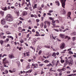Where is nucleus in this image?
Here are the masks:
<instances>
[{"mask_svg": "<svg viewBox=\"0 0 76 76\" xmlns=\"http://www.w3.org/2000/svg\"><path fill=\"white\" fill-rule=\"evenodd\" d=\"M11 9H14V10H15V11H14L15 13H16V14H17V16H19V10H16V9L15 8V7H11Z\"/></svg>", "mask_w": 76, "mask_h": 76, "instance_id": "f03ea898", "label": "nucleus"}, {"mask_svg": "<svg viewBox=\"0 0 76 76\" xmlns=\"http://www.w3.org/2000/svg\"><path fill=\"white\" fill-rule=\"evenodd\" d=\"M40 26L41 28H42L43 27V26H44V23H42L41 24H40Z\"/></svg>", "mask_w": 76, "mask_h": 76, "instance_id": "393cba45", "label": "nucleus"}, {"mask_svg": "<svg viewBox=\"0 0 76 76\" xmlns=\"http://www.w3.org/2000/svg\"><path fill=\"white\" fill-rule=\"evenodd\" d=\"M60 37L61 38H64L65 37V35L64 34H60Z\"/></svg>", "mask_w": 76, "mask_h": 76, "instance_id": "ddd939ff", "label": "nucleus"}, {"mask_svg": "<svg viewBox=\"0 0 76 76\" xmlns=\"http://www.w3.org/2000/svg\"><path fill=\"white\" fill-rule=\"evenodd\" d=\"M29 53H30L29 52H26V53L27 56H30L29 54Z\"/></svg>", "mask_w": 76, "mask_h": 76, "instance_id": "a878e982", "label": "nucleus"}, {"mask_svg": "<svg viewBox=\"0 0 76 76\" xmlns=\"http://www.w3.org/2000/svg\"><path fill=\"white\" fill-rule=\"evenodd\" d=\"M65 39H66V38L67 39H70V37H69V36H65Z\"/></svg>", "mask_w": 76, "mask_h": 76, "instance_id": "b1692460", "label": "nucleus"}, {"mask_svg": "<svg viewBox=\"0 0 76 76\" xmlns=\"http://www.w3.org/2000/svg\"><path fill=\"white\" fill-rule=\"evenodd\" d=\"M1 9L2 10H4V11L7 10V7H2Z\"/></svg>", "mask_w": 76, "mask_h": 76, "instance_id": "2eb2a0df", "label": "nucleus"}, {"mask_svg": "<svg viewBox=\"0 0 76 76\" xmlns=\"http://www.w3.org/2000/svg\"><path fill=\"white\" fill-rule=\"evenodd\" d=\"M4 56H7V55L6 54H4L3 55H2V54H0V57H4Z\"/></svg>", "mask_w": 76, "mask_h": 76, "instance_id": "4468645a", "label": "nucleus"}, {"mask_svg": "<svg viewBox=\"0 0 76 76\" xmlns=\"http://www.w3.org/2000/svg\"><path fill=\"white\" fill-rule=\"evenodd\" d=\"M37 4H34V6L33 7L34 9H36V8H37Z\"/></svg>", "mask_w": 76, "mask_h": 76, "instance_id": "e433bc0d", "label": "nucleus"}, {"mask_svg": "<svg viewBox=\"0 0 76 76\" xmlns=\"http://www.w3.org/2000/svg\"><path fill=\"white\" fill-rule=\"evenodd\" d=\"M52 12H53V10H50L49 11V12L50 13H52Z\"/></svg>", "mask_w": 76, "mask_h": 76, "instance_id": "8fccbe9b", "label": "nucleus"}, {"mask_svg": "<svg viewBox=\"0 0 76 76\" xmlns=\"http://www.w3.org/2000/svg\"><path fill=\"white\" fill-rule=\"evenodd\" d=\"M50 72H56V70H53L51 69H50Z\"/></svg>", "mask_w": 76, "mask_h": 76, "instance_id": "79ce46f5", "label": "nucleus"}, {"mask_svg": "<svg viewBox=\"0 0 76 76\" xmlns=\"http://www.w3.org/2000/svg\"><path fill=\"white\" fill-rule=\"evenodd\" d=\"M4 28H8V26L7 25H6L5 26H4Z\"/></svg>", "mask_w": 76, "mask_h": 76, "instance_id": "864d4df0", "label": "nucleus"}, {"mask_svg": "<svg viewBox=\"0 0 76 76\" xmlns=\"http://www.w3.org/2000/svg\"><path fill=\"white\" fill-rule=\"evenodd\" d=\"M52 22L53 23H56V21H54V20H52Z\"/></svg>", "mask_w": 76, "mask_h": 76, "instance_id": "052dcab7", "label": "nucleus"}, {"mask_svg": "<svg viewBox=\"0 0 76 76\" xmlns=\"http://www.w3.org/2000/svg\"><path fill=\"white\" fill-rule=\"evenodd\" d=\"M19 5V4L18 3H16L15 4V6H18V5Z\"/></svg>", "mask_w": 76, "mask_h": 76, "instance_id": "de8ad7c7", "label": "nucleus"}, {"mask_svg": "<svg viewBox=\"0 0 76 76\" xmlns=\"http://www.w3.org/2000/svg\"><path fill=\"white\" fill-rule=\"evenodd\" d=\"M69 65L70 66H72L73 64V59L72 58H70L69 59Z\"/></svg>", "mask_w": 76, "mask_h": 76, "instance_id": "39448f33", "label": "nucleus"}, {"mask_svg": "<svg viewBox=\"0 0 76 76\" xmlns=\"http://www.w3.org/2000/svg\"><path fill=\"white\" fill-rule=\"evenodd\" d=\"M72 41H75L76 40V37H72Z\"/></svg>", "mask_w": 76, "mask_h": 76, "instance_id": "c756f323", "label": "nucleus"}, {"mask_svg": "<svg viewBox=\"0 0 76 76\" xmlns=\"http://www.w3.org/2000/svg\"><path fill=\"white\" fill-rule=\"evenodd\" d=\"M66 69H69V70H70V67H69V66H67L66 67Z\"/></svg>", "mask_w": 76, "mask_h": 76, "instance_id": "69168bd1", "label": "nucleus"}, {"mask_svg": "<svg viewBox=\"0 0 76 76\" xmlns=\"http://www.w3.org/2000/svg\"><path fill=\"white\" fill-rule=\"evenodd\" d=\"M61 28L62 29H64V26H61Z\"/></svg>", "mask_w": 76, "mask_h": 76, "instance_id": "a18cd8bd", "label": "nucleus"}, {"mask_svg": "<svg viewBox=\"0 0 76 76\" xmlns=\"http://www.w3.org/2000/svg\"><path fill=\"white\" fill-rule=\"evenodd\" d=\"M4 72H5L4 74H6H6H7L9 72V71H8L7 70H5Z\"/></svg>", "mask_w": 76, "mask_h": 76, "instance_id": "7c9ffc66", "label": "nucleus"}, {"mask_svg": "<svg viewBox=\"0 0 76 76\" xmlns=\"http://www.w3.org/2000/svg\"><path fill=\"white\" fill-rule=\"evenodd\" d=\"M48 55L47 56V58H49V57H50V56L51 55V53H48Z\"/></svg>", "mask_w": 76, "mask_h": 76, "instance_id": "412c9836", "label": "nucleus"}, {"mask_svg": "<svg viewBox=\"0 0 76 76\" xmlns=\"http://www.w3.org/2000/svg\"><path fill=\"white\" fill-rule=\"evenodd\" d=\"M45 63H49L50 61H49L47 60H46L45 61H44Z\"/></svg>", "mask_w": 76, "mask_h": 76, "instance_id": "cd10ccee", "label": "nucleus"}, {"mask_svg": "<svg viewBox=\"0 0 76 76\" xmlns=\"http://www.w3.org/2000/svg\"><path fill=\"white\" fill-rule=\"evenodd\" d=\"M49 19H50V20H54V19H53V18H52V17H49Z\"/></svg>", "mask_w": 76, "mask_h": 76, "instance_id": "0e129e2a", "label": "nucleus"}, {"mask_svg": "<svg viewBox=\"0 0 76 76\" xmlns=\"http://www.w3.org/2000/svg\"><path fill=\"white\" fill-rule=\"evenodd\" d=\"M47 15H49V16H51V14H50V13H48L47 14Z\"/></svg>", "mask_w": 76, "mask_h": 76, "instance_id": "774afa93", "label": "nucleus"}, {"mask_svg": "<svg viewBox=\"0 0 76 76\" xmlns=\"http://www.w3.org/2000/svg\"><path fill=\"white\" fill-rule=\"evenodd\" d=\"M62 12H63V14H65V13H66V12H65V10L63 9Z\"/></svg>", "mask_w": 76, "mask_h": 76, "instance_id": "4d7b16f0", "label": "nucleus"}, {"mask_svg": "<svg viewBox=\"0 0 76 76\" xmlns=\"http://www.w3.org/2000/svg\"><path fill=\"white\" fill-rule=\"evenodd\" d=\"M62 69V71H65L66 70V67L65 66H64Z\"/></svg>", "mask_w": 76, "mask_h": 76, "instance_id": "4be33fe9", "label": "nucleus"}, {"mask_svg": "<svg viewBox=\"0 0 76 76\" xmlns=\"http://www.w3.org/2000/svg\"><path fill=\"white\" fill-rule=\"evenodd\" d=\"M28 73H31L32 72V69L29 70H28Z\"/></svg>", "mask_w": 76, "mask_h": 76, "instance_id": "6e6d98bb", "label": "nucleus"}, {"mask_svg": "<svg viewBox=\"0 0 76 76\" xmlns=\"http://www.w3.org/2000/svg\"><path fill=\"white\" fill-rule=\"evenodd\" d=\"M44 28L45 29H46V28H47V25H46V24H45V25H44Z\"/></svg>", "mask_w": 76, "mask_h": 76, "instance_id": "c03bdc74", "label": "nucleus"}, {"mask_svg": "<svg viewBox=\"0 0 76 76\" xmlns=\"http://www.w3.org/2000/svg\"><path fill=\"white\" fill-rule=\"evenodd\" d=\"M1 23L2 25H5L6 23V19L3 18L1 20Z\"/></svg>", "mask_w": 76, "mask_h": 76, "instance_id": "7ed1b4c3", "label": "nucleus"}, {"mask_svg": "<svg viewBox=\"0 0 76 76\" xmlns=\"http://www.w3.org/2000/svg\"><path fill=\"white\" fill-rule=\"evenodd\" d=\"M6 34L9 35V34H10V33L9 31H7L6 32Z\"/></svg>", "mask_w": 76, "mask_h": 76, "instance_id": "58836bf2", "label": "nucleus"}, {"mask_svg": "<svg viewBox=\"0 0 76 76\" xmlns=\"http://www.w3.org/2000/svg\"><path fill=\"white\" fill-rule=\"evenodd\" d=\"M56 60L53 59L52 61V64L54 66L56 64Z\"/></svg>", "mask_w": 76, "mask_h": 76, "instance_id": "9b49d317", "label": "nucleus"}, {"mask_svg": "<svg viewBox=\"0 0 76 76\" xmlns=\"http://www.w3.org/2000/svg\"><path fill=\"white\" fill-rule=\"evenodd\" d=\"M4 64V67H8V66H7L6 65V64H9V61H5L4 62H3Z\"/></svg>", "mask_w": 76, "mask_h": 76, "instance_id": "423d86ee", "label": "nucleus"}, {"mask_svg": "<svg viewBox=\"0 0 76 76\" xmlns=\"http://www.w3.org/2000/svg\"><path fill=\"white\" fill-rule=\"evenodd\" d=\"M52 66V64L51 63L47 65V66Z\"/></svg>", "mask_w": 76, "mask_h": 76, "instance_id": "09e8293b", "label": "nucleus"}, {"mask_svg": "<svg viewBox=\"0 0 76 76\" xmlns=\"http://www.w3.org/2000/svg\"><path fill=\"white\" fill-rule=\"evenodd\" d=\"M41 53H42V51L41 50H39V55H40L41 54Z\"/></svg>", "mask_w": 76, "mask_h": 76, "instance_id": "3c124183", "label": "nucleus"}, {"mask_svg": "<svg viewBox=\"0 0 76 76\" xmlns=\"http://www.w3.org/2000/svg\"><path fill=\"white\" fill-rule=\"evenodd\" d=\"M8 38H11L12 40L13 39V37H12V36H8Z\"/></svg>", "mask_w": 76, "mask_h": 76, "instance_id": "f704fd0d", "label": "nucleus"}, {"mask_svg": "<svg viewBox=\"0 0 76 76\" xmlns=\"http://www.w3.org/2000/svg\"><path fill=\"white\" fill-rule=\"evenodd\" d=\"M52 56V57H55V58H57V56H56V53H55V52L53 53Z\"/></svg>", "mask_w": 76, "mask_h": 76, "instance_id": "9d476101", "label": "nucleus"}, {"mask_svg": "<svg viewBox=\"0 0 76 76\" xmlns=\"http://www.w3.org/2000/svg\"><path fill=\"white\" fill-rule=\"evenodd\" d=\"M56 23H59V20H56Z\"/></svg>", "mask_w": 76, "mask_h": 76, "instance_id": "5fc2aeb1", "label": "nucleus"}, {"mask_svg": "<svg viewBox=\"0 0 76 76\" xmlns=\"http://www.w3.org/2000/svg\"><path fill=\"white\" fill-rule=\"evenodd\" d=\"M58 71L59 72H62V69H58Z\"/></svg>", "mask_w": 76, "mask_h": 76, "instance_id": "473e14b6", "label": "nucleus"}, {"mask_svg": "<svg viewBox=\"0 0 76 76\" xmlns=\"http://www.w3.org/2000/svg\"><path fill=\"white\" fill-rule=\"evenodd\" d=\"M65 62L66 63H65L64 64V66H66V65H67V64H69H69H70V63H69V61H68V59L66 60L65 61Z\"/></svg>", "mask_w": 76, "mask_h": 76, "instance_id": "1a4fd4ad", "label": "nucleus"}, {"mask_svg": "<svg viewBox=\"0 0 76 76\" xmlns=\"http://www.w3.org/2000/svg\"><path fill=\"white\" fill-rule=\"evenodd\" d=\"M4 12H3L1 11H0V14H1L2 16H4Z\"/></svg>", "mask_w": 76, "mask_h": 76, "instance_id": "a211bd4d", "label": "nucleus"}, {"mask_svg": "<svg viewBox=\"0 0 76 76\" xmlns=\"http://www.w3.org/2000/svg\"><path fill=\"white\" fill-rule=\"evenodd\" d=\"M16 64L18 65V66H19V61H17L16 62Z\"/></svg>", "mask_w": 76, "mask_h": 76, "instance_id": "680f3d73", "label": "nucleus"}, {"mask_svg": "<svg viewBox=\"0 0 76 76\" xmlns=\"http://www.w3.org/2000/svg\"><path fill=\"white\" fill-rule=\"evenodd\" d=\"M71 15V12H69L68 14V16H70Z\"/></svg>", "mask_w": 76, "mask_h": 76, "instance_id": "49530a36", "label": "nucleus"}, {"mask_svg": "<svg viewBox=\"0 0 76 76\" xmlns=\"http://www.w3.org/2000/svg\"><path fill=\"white\" fill-rule=\"evenodd\" d=\"M29 9L31 10V11H32V7H30L29 8Z\"/></svg>", "mask_w": 76, "mask_h": 76, "instance_id": "13d9d810", "label": "nucleus"}, {"mask_svg": "<svg viewBox=\"0 0 76 76\" xmlns=\"http://www.w3.org/2000/svg\"><path fill=\"white\" fill-rule=\"evenodd\" d=\"M27 14H28V13H27V12L26 11H24L22 13L23 16H26V15H27Z\"/></svg>", "mask_w": 76, "mask_h": 76, "instance_id": "f8f14e48", "label": "nucleus"}, {"mask_svg": "<svg viewBox=\"0 0 76 76\" xmlns=\"http://www.w3.org/2000/svg\"><path fill=\"white\" fill-rule=\"evenodd\" d=\"M68 54H73V52H72V51H69L68 52Z\"/></svg>", "mask_w": 76, "mask_h": 76, "instance_id": "c9c22d12", "label": "nucleus"}, {"mask_svg": "<svg viewBox=\"0 0 76 76\" xmlns=\"http://www.w3.org/2000/svg\"><path fill=\"white\" fill-rule=\"evenodd\" d=\"M7 47L9 48L8 49V50H10V44H7Z\"/></svg>", "mask_w": 76, "mask_h": 76, "instance_id": "6ab92c4d", "label": "nucleus"}, {"mask_svg": "<svg viewBox=\"0 0 76 76\" xmlns=\"http://www.w3.org/2000/svg\"><path fill=\"white\" fill-rule=\"evenodd\" d=\"M8 57H9L10 58L12 59L15 58V56H13V54H10L8 55Z\"/></svg>", "mask_w": 76, "mask_h": 76, "instance_id": "6e6552de", "label": "nucleus"}, {"mask_svg": "<svg viewBox=\"0 0 76 76\" xmlns=\"http://www.w3.org/2000/svg\"><path fill=\"white\" fill-rule=\"evenodd\" d=\"M54 30H55V31H56V32H58V29H53Z\"/></svg>", "mask_w": 76, "mask_h": 76, "instance_id": "e2e57ef3", "label": "nucleus"}, {"mask_svg": "<svg viewBox=\"0 0 76 76\" xmlns=\"http://www.w3.org/2000/svg\"><path fill=\"white\" fill-rule=\"evenodd\" d=\"M65 47V44L64 43H62L61 45L60 48L61 49H63Z\"/></svg>", "mask_w": 76, "mask_h": 76, "instance_id": "0eeeda50", "label": "nucleus"}, {"mask_svg": "<svg viewBox=\"0 0 76 76\" xmlns=\"http://www.w3.org/2000/svg\"><path fill=\"white\" fill-rule=\"evenodd\" d=\"M50 22H48L47 23V25H48V26H50Z\"/></svg>", "mask_w": 76, "mask_h": 76, "instance_id": "ea45409f", "label": "nucleus"}, {"mask_svg": "<svg viewBox=\"0 0 76 76\" xmlns=\"http://www.w3.org/2000/svg\"><path fill=\"white\" fill-rule=\"evenodd\" d=\"M23 39H21V40L20 41V43H23Z\"/></svg>", "mask_w": 76, "mask_h": 76, "instance_id": "bf43d9fd", "label": "nucleus"}, {"mask_svg": "<svg viewBox=\"0 0 76 76\" xmlns=\"http://www.w3.org/2000/svg\"><path fill=\"white\" fill-rule=\"evenodd\" d=\"M59 63V60L56 63V66H57L58 64Z\"/></svg>", "mask_w": 76, "mask_h": 76, "instance_id": "c85d7f7f", "label": "nucleus"}, {"mask_svg": "<svg viewBox=\"0 0 76 76\" xmlns=\"http://www.w3.org/2000/svg\"><path fill=\"white\" fill-rule=\"evenodd\" d=\"M66 51H67V50L66 49L64 50L63 51L61 52V53H65V52H66Z\"/></svg>", "mask_w": 76, "mask_h": 76, "instance_id": "4c0bfd02", "label": "nucleus"}, {"mask_svg": "<svg viewBox=\"0 0 76 76\" xmlns=\"http://www.w3.org/2000/svg\"><path fill=\"white\" fill-rule=\"evenodd\" d=\"M6 19L7 21H8V22H12L13 20V17L12 16V15L10 14H8L7 15L6 17Z\"/></svg>", "mask_w": 76, "mask_h": 76, "instance_id": "f257e3e1", "label": "nucleus"}, {"mask_svg": "<svg viewBox=\"0 0 76 76\" xmlns=\"http://www.w3.org/2000/svg\"><path fill=\"white\" fill-rule=\"evenodd\" d=\"M55 3L58 6H60V2H59V1H55Z\"/></svg>", "mask_w": 76, "mask_h": 76, "instance_id": "f3484780", "label": "nucleus"}, {"mask_svg": "<svg viewBox=\"0 0 76 76\" xmlns=\"http://www.w3.org/2000/svg\"><path fill=\"white\" fill-rule=\"evenodd\" d=\"M66 0H61L62 2V6L63 8H65V2H66Z\"/></svg>", "mask_w": 76, "mask_h": 76, "instance_id": "20e7f679", "label": "nucleus"}, {"mask_svg": "<svg viewBox=\"0 0 76 76\" xmlns=\"http://www.w3.org/2000/svg\"><path fill=\"white\" fill-rule=\"evenodd\" d=\"M36 42V41H34L32 42V44L33 45H35V43Z\"/></svg>", "mask_w": 76, "mask_h": 76, "instance_id": "603ef678", "label": "nucleus"}, {"mask_svg": "<svg viewBox=\"0 0 76 76\" xmlns=\"http://www.w3.org/2000/svg\"><path fill=\"white\" fill-rule=\"evenodd\" d=\"M0 44L1 45H3V43H4V42L3 40H1L0 41Z\"/></svg>", "mask_w": 76, "mask_h": 76, "instance_id": "5701e85b", "label": "nucleus"}, {"mask_svg": "<svg viewBox=\"0 0 76 76\" xmlns=\"http://www.w3.org/2000/svg\"><path fill=\"white\" fill-rule=\"evenodd\" d=\"M34 68H38V64H36L34 66Z\"/></svg>", "mask_w": 76, "mask_h": 76, "instance_id": "bb28decb", "label": "nucleus"}, {"mask_svg": "<svg viewBox=\"0 0 76 76\" xmlns=\"http://www.w3.org/2000/svg\"><path fill=\"white\" fill-rule=\"evenodd\" d=\"M7 58H5L4 59H3V63L6 61V60Z\"/></svg>", "mask_w": 76, "mask_h": 76, "instance_id": "a19ab883", "label": "nucleus"}, {"mask_svg": "<svg viewBox=\"0 0 76 76\" xmlns=\"http://www.w3.org/2000/svg\"><path fill=\"white\" fill-rule=\"evenodd\" d=\"M64 60H63V59H61V63H64Z\"/></svg>", "mask_w": 76, "mask_h": 76, "instance_id": "72a5a7b5", "label": "nucleus"}, {"mask_svg": "<svg viewBox=\"0 0 76 76\" xmlns=\"http://www.w3.org/2000/svg\"><path fill=\"white\" fill-rule=\"evenodd\" d=\"M44 72L42 71V72H41V73H40L41 75H43V73H44Z\"/></svg>", "mask_w": 76, "mask_h": 76, "instance_id": "338daca9", "label": "nucleus"}, {"mask_svg": "<svg viewBox=\"0 0 76 76\" xmlns=\"http://www.w3.org/2000/svg\"><path fill=\"white\" fill-rule=\"evenodd\" d=\"M44 47L46 48H50V46H49L45 45Z\"/></svg>", "mask_w": 76, "mask_h": 76, "instance_id": "2f4dec72", "label": "nucleus"}, {"mask_svg": "<svg viewBox=\"0 0 76 76\" xmlns=\"http://www.w3.org/2000/svg\"><path fill=\"white\" fill-rule=\"evenodd\" d=\"M70 35L71 36H73V35H76V32H73Z\"/></svg>", "mask_w": 76, "mask_h": 76, "instance_id": "dca6fc26", "label": "nucleus"}, {"mask_svg": "<svg viewBox=\"0 0 76 76\" xmlns=\"http://www.w3.org/2000/svg\"><path fill=\"white\" fill-rule=\"evenodd\" d=\"M44 65V64H39V66L40 67H42Z\"/></svg>", "mask_w": 76, "mask_h": 76, "instance_id": "37998d69", "label": "nucleus"}, {"mask_svg": "<svg viewBox=\"0 0 76 76\" xmlns=\"http://www.w3.org/2000/svg\"><path fill=\"white\" fill-rule=\"evenodd\" d=\"M19 23H18V24H14L13 25V26H15V28H16L17 27V26H19Z\"/></svg>", "mask_w": 76, "mask_h": 76, "instance_id": "aec40b11", "label": "nucleus"}]
</instances>
